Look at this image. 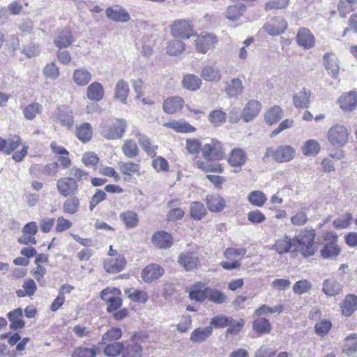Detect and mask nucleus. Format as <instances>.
I'll list each match as a JSON object with an SVG mask.
<instances>
[{
  "mask_svg": "<svg viewBox=\"0 0 357 357\" xmlns=\"http://www.w3.org/2000/svg\"><path fill=\"white\" fill-rule=\"evenodd\" d=\"M29 146L22 144L21 137L17 135L10 136L8 139L0 137V152L4 155H12V159L17 162L24 160L28 153Z\"/></svg>",
  "mask_w": 357,
  "mask_h": 357,
  "instance_id": "obj_1",
  "label": "nucleus"
},
{
  "mask_svg": "<svg viewBox=\"0 0 357 357\" xmlns=\"http://www.w3.org/2000/svg\"><path fill=\"white\" fill-rule=\"evenodd\" d=\"M315 231L313 229H303L294 238V250H297L305 257H310L314 255L317 250V243L314 242Z\"/></svg>",
  "mask_w": 357,
  "mask_h": 357,
  "instance_id": "obj_2",
  "label": "nucleus"
},
{
  "mask_svg": "<svg viewBox=\"0 0 357 357\" xmlns=\"http://www.w3.org/2000/svg\"><path fill=\"white\" fill-rule=\"evenodd\" d=\"M296 149L290 145H280L275 149L269 147L266 149L264 156L271 157L278 162H288L296 156Z\"/></svg>",
  "mask_w": 357,
  "mask_h": 357,
  "instance_id": "obj_3",
  "label": "nucleus"
},
{
  "mask_svg": "<svg viewBox=\"0 0 357 357\" xmlns=\"http://www.w3.org/2000/svg\"><path fill=\"white\" fill-rule=\"evenodd\" d=\"M349 131L341 124L337 123L331 126L327 132V139L334 146L342 147L348 142Z\"/></svg>",
  "mask_w": 357,
  "mask_h": 357,
  "instance_id": "obj_4",
  "label": "nucleus"
},
{
  "mask_svg": "<svg viewBox=\"0 0 357 357\" xmlns=\"http://www.w3.org/2000/svg\"><path fill=\"white\" fill-rule=\"evenodd\" d=\"M126 128L127 123L125 119H116L112 125H101L100 133L107 139H117L122 137Z\"/></svg>",
  "mask_w": 357,
  "mask_h": 357,
  "instance_id": "obj_5",
  "label": "nucleus"
},
{
  "mask_svg": "<svg viewBox=\"0 0 357 357\" xmlns=\"http://www.w3.org/2000/svg\"><path fill=\"white\" fill-rule=\"evenodd\" d=\"M337 236L333 232H328L324 238V246L321 250V256L324 259L336 257L340 253L337 243Z\"/></svg>",
  "mask_w": 357,
  "mask_h": 357,
  "instance_id": "obj_6",
  "label": "nucleus"
},
{
  "mask_svg": "<svg viewBox=\"0 0 357 357\" xmlns=\"http://www.w3.org/2000/svg\"><path fill=\"white\" fill-rule=\"evenodd\" d=\"M202 153L205 159L209 160H221L224 156L221 142L214 139L203 146Z\"/></svg>",
  "mask_w": 357,
  "mask_h": 357,
  "instance_id": "obj_7",
  "label": "nucleus"
},
{
  "mask_svg": "<svg viewBox=\"0 0 357 357\" xmlns=\"http://www.w3.org/2000/svg\"><path fill=\"white\" fill-rule=\"evenodd\" d=\"M56 189L59 193L65 197L73 196L78 191V184L68 177H63L57 181Z\"/></svg>",
  "mask_w": 357,
  "mask_h": 357,
  "instance_id": "obj_8",
  "label": "nucleus"
},
{
  "mask_svg": "<svg viewBox=\"0 0 357 357\" xmlns=\"http://www.w3.org/2000/svg\"><path fill=\"white\" fill-rule=\"evenodd\" d=\"M217 42L216 37L212 33L202 34L195 40L197 51L202 54L213 48Z\"/></svg>",
  "mask_w": 357,
  "mask_h": 357,
  "instance_id": "obj_9",
  "label": "nucleus"
},
{
  "mask_svg": "<svg viewBox=\"0 0 357 357\" xmlns=\"http://www.w3.org/2000/svg\"><path fill=\"white\" fill-rule=\"evenodd\" d=\"M261 109V104L260 102L257 100H250L244 107L241 113V118L246 123L252 121L258 116Z\"/></svg>",
  "mask_w": 357,
  "mask_h": 357,
  "instance_id": "obj_10",
  "label": "nucleus"
},
{
  "mask_svg": "<svg viewBox=\"0 0 357 357\" xmlns=\"http://www.w3.org/2000/svg\"><path fill=\"white\" fill-rule=\"evenodd\" d=\"M126 261L123 255H119L116 257L106 259L104 261V268L108 273H119L123 270Z\"/></svg>",
  "mask_w": 357,
  "mask_h": 357,
  "instance_id": "obj_11",
  "label": "nucleus"
},
{
  "mask_svg": "<svg viewBox=\"0 0 357 357\" xmlns=\"http://www.w3.org/2000/svg\"><path fill=\"white\" fill-rule=\"evenodd\" d=\"M343 285L333 278L326 279L322 283V291L328 296L335 297L340 294Z\"/></svg>",
  "mask_w": 357,
  "mask_h": 357,
  "instance_id": "obj_12",
  "label": "nucleus"
},
{
  "mask_svg": "<svg viewBox=\"0 0 357 357\" xmlns=\"http://www.w3.org/2000/svg\"><path fill=\"white\" fill-rule=\"evenodd\" d=\"M105 14L109 20L118 22H127L130 19L128 13L119 6L107 8Z\"/></svg>",
  "mask_w": 357,
  "mask_h": 357,
  "instance_id": "obj_13",
  "label": "nucleus"
},
{
  "mask_svg": "<svg viewBox=\"0 0 357 357\" xmlns=\"http://www.w3.org/2000/svg\"><path fill=\"white\" fill-rule=\"evenodd\" d=\"M178 262L186 271H192L197 268L199 259L197 255L194 252H184L179 255Z\"/></svg>",
  "mask_w": 357,
  "mask_h": 357,
  "instance_id": "obj_14",
  "label": "nucleus"
},
{
  "mask_svg": "<svg viewBox=\"0 0 357 357\" xmlns=\"http://www.w3.org/2000/svg\"><path fill=\"white\" fill-rule=\"evenodd\" d=\"M171 33L175 38L188 39L195 35V31L190 24H172Z\"/></svg>",
  "mask_w": 357,
  "mask_h": 357,
  "instance_id": "obj_15",
  "label": "nucleus"
},
{
  "mask_svg": "<svg viewBox=\"0 0 357 357\" xmlns=\"http://www.w3.org/2000/svg\"><path fill=\"white\" fill-rule=\"evenodd\" d=\"M105 95L104 88L100 82H93L86 89V98L93 102L101 101Z\"/></svg>",
  "mask_w": 357,
  "mask_h": 357,
  "instance_id": "obj_16",
  "label": "nucleus"
},
{
  "mask_svg": "<svg viewBox=\"0 0 357 357\" xmlns=\"http://www.w3.org/2000/svg\"><path fill=\"white\" fill-rule=\"evenodd\" d=\"M324 63L328 73L333 77H337L340 71V63L335 54L326 53L323 57Z\"/></svg>",
  "mask_w": 357,
  "mask_h": 357,
  "instance_id": "obj_17",
  "label": "nucleus"
},
{
  "mask_svg": "<svg viewBox=\"0 0 357 357\" xmlns=\"http://www.w3.org/2000/svg\"><path fill=\"white\" fill-rule=\"evenodd\" d=\"M338 102L342 110L351 112L357 106V93L350 91L348 93L343 94L340 97Z\"/></svg>",
  "mask_w": 357,
  "mask_h": 357,
  "instance_id": "obj_18",
  "label": "nucleus"
},
{
  "mask_svg": "<svg viewBox=\"0 0 357 357\" xmlns=\"http://www.w3.org/2000/svg\"><path fill=\"white\" fill-rule=\"evenodd\" d=\"M153 243L160 249L169 248L173 244L172 236L166 231L155 232L151 238Z\"/></svg>",
  "mask_w": 357,
  "mask_h": 357,
  "instance_id": "obj_19",
  "label": "nucleus"
},
{
  "mask_svg": "<svg viewBox=\"0 0 357 357\" xmlns=\"http://www.w3.org/2000/svg\"><path fill=\"white\" fill-rule=\"evenodd\" d=\"M164 273V269L157 264L148 265L142 272V277L144 282H151L160 278Z\"/></svg>",
  "mask_w": 357,
  "mask_h": 357,
  "instance_id": "obj_20",
  "label": "nucleus"
},
{
  "mask_svg": "<svg viewBox=\"0 0 357 357\" xmlns=\"http://www.w3.org/2000/svg\"><path fill=\"white\" fill-rule=\"evenodd\" d=\"M200 76L206 81L218 82L221 79L222 74L219 68L215 66L207 65L202 69Z\"/></svg>",
  "mask_w": 357,
  "mask_h": 357,
  "instance_id": "obj_21",
  "label": "nucleus"
},
{
  "mask_svg": "<svg viewBox=\"0 0 357 357\" xmlns=\"http://www.w3.org/2000/svg\"><path fill=\"white\" fill-rule=\"evenodd\" d=\"M340 307L344 316L350 317L357 310V296L354 294L347 295Z\"/></svg>",
  "mask_w": 357,
  "mask_h": 357,
  "instance_id": "obj_22",
  "label": "nucleus"
},
{
  "mask_svg": "<svg viewBox=\"0 0 357 357\" xmlns=\"http://www.w3.org/2000/svg\"><path fill=\"white\" fill-rule=\"evenodd\" d=\"M212 326L199 327L192 331L190 340L194 343L204 342L212 335Z\"/></svg>",
  "mask_w": 357,
  "mask_h": 357,
  "instance_id": "obj_23",
  "label": "nucleus"
},
{
  "mask_svg": "<svg viewBox=\"0 0 357 357\" xmlns=\"http://www.w3.org/2000/svg\"><path fill=\"white\" fill-rule=\"evenodd\" d=\"M73 43V36L68 29L58 30L54 39L55 45L61 49L70 46Z\"/></svg>",
  "mask_w": 357,
  "mask_h": 357,
  "instance_id": "obj_24",
  "label": "nucleus"
},
{
  "mask_svg": "<svg viewBox=\"0 0 357 357\" xmlns=\"http://www.w3.org/2000/svg\"><path fill=\"white\" fill-rule=\"evenodd\" d=\"M184 100L178 96L167 98L163 103V110L167 114H174L178 112L183 106Z\"/></svg>",
  "mask_w": 357,
  "mask_h": 357,
  "instance_id": "obj_25",
  "label": "nucleus"
},
{
  "mask_svg": "<svg viewBox=\"0 0 357 357\" xmlns=\"http://www.w3.org/2000/svg\"><path fill=\"white\" fill-rule=\"evenodd\" d=\"M294 241V238L292 239L285 236L284 238H280L275 241L273 249L279 254L291 252V250H294V246L296 245Z\"/></svg>",
  "mask_w": 357,
  "mask_h": 357,
  "instance_id": "obj_26",
  "label": "nucleus"
},
{
  "mask_svg": "<svg viewBox=\"0 0 357 357\" xmlns=\"http://www.w3.org/2000/svg\"><path fill=\"white\" fill-rule=\"evenodd\" d=\"M91 79V73L86 68H77L73 74V82L79 86H86Z\"/></svg>",
  "mask_w": 357,
  "mask_h": 357,
  "instance_id": "obj_27",
  "label": "nucleus"
},
{
  "mask_svg": "<svg viewBox=\"0 0 357 357\" xmlns=\"http://www.w3.org/2000/svg\"><path fill=\"white\" fill-rule=\"evenodd\" d=\"M205 200L208 210L211 212H220L225 206V199L219 195H208Z\"/></svg>",
  "mask_w": 357,
  "mask_h": 357,
  "instance_id": "obj_28",
  "label": "nucleus"
},
{
  "mask_svg": "<svg viewBox=\"0 0 357 357\" xmlns=\"http://www.w3.org/2000/svg\"><path fill=\"white\" fill-rule=\"evenodd\" d=\"M297 42L305 49H310L314 45V38L309 29H301L297 33Z\"/></svg>",
  "mask_w": 357,
  "mask_h": 357,
  "instance_id": "obj_29",
  "label": "nucleus"
},
{
  "mask_svg": "<svg viewBox=\"0 0 357 357\" xmlns=\"http://www.w3.org/2000/svg\"><path fill=\"white\" fill-rule=\"evenodd\" d=\"M311 92L305 88H303L293 97L294 105L296 108H307L310 105Z\"/></svg>",
  "mask_w": 357,
  "mask_h": 357,
  "instance_id": "obj_30",
  "label": "nucleus"
},
{
  "mask_svg": "<svg viewBox=\"0 0 357 357\" xmlns=\"http://www.w3.org/2000/svg\"><path fill=\"white\" fill-rule=\"evenodd\" d=\"M128 93L129 86L127 82L123 79L119 80L115 86L114 98L119 100L123 104H126Z\"/></svg>",
  "mask_w": 357,
  "mask_h": 357,
  "instance_id": "obj_31",
  "label": "nucleus"
},
{
  "mask_svg": "<svg viewBox=\"0 0 357 357\" xmlns=\"http://www.w3.org/2000/svg\"><path fill=\"white\" fill-rule=\"evenodd\" d=\"M181 84L182 86L187 90L196 91L200 88L202 80L197 75L188 74L183 76Z\"/></svg>",
  "mask_w": 357,
  "mask_h": 357,
  "instance_id": "obj_32",
  "label": "nucleus"
},
{
  "mask_svg": "<svg viewBox=\"0 0 357 357\" xmlns=\"http://www.w3.org/2000/svg\"><path fill=\"white\" fill-rule=\"evenodd\" d=\"M283 116V110L279 106H274L268 109L264 114V121L272 126L278 123Z\"/></svg>",
  "mask_w": 357,
  "mask_h": 357,
  "instance_id": "obj_33",
  "label": "nucleus"
},
{
  "mask_svg": "<svg viewBox=\"0 0 357 357\" xmlns=\"http://www.w3.org/2000/svg\"><path fill=\"white\" fill-rule=\"evenodd\" d=\"M37 290V286L33 280L27 278L24 280L22 289H17L16 294L18 297L28 296L31 298Z\"/></svg>",
  "mask_w": 357,
  "mask_h": 357,
  "instance_id": "obj_34",
  "label": "nucleus"
},
{
  "mask_svg": "<svg viewBox=\"0 0 357 357\" xmlns=\"http://www.w3.org/2000/svg\"><path fill=\"white\" fill-rule=\"evenodd\" d=\"M143 349L137 343L131 342L123 344L122 357H142Z\"/></svg>",
  "mask_w": 357,
  "mask_h": 357,
  "instance_id": "obj_35",
  "label": "nucleus"
},
{
  "mask_svg": "<svg viewBox=\"0 0 357 357\" xmlns=\"http://www.w3.org/2000/svg\"><path fill=\"white\" fill-rule=\"evenodd\" d=\"M119 218L127 229L135 228L139 223L138 215L132 211H126L121 213Z\"/></svg>",
  "mask_w": 357,
  "mask_h": 357,
  "instance_id": "obj_36",
  "label": "nucleus"
},
{
  "mask_svg": "<svg viewBox=\"0 0 357 357\" xmlns=\"http://www.w3.org/2000/svg\"><path fill=\"white\" fill-rule=\"evenodd\" d=\"M165 126L172 128L177 132L188 133L195 131V128L184 120L173 121L166 123Z\"/></svg>",
  "mask_w": 357,
  "mask_h": 357,
  "instance_id": "obj_37",
  "label": "nucleus"
},
{
  "mask_svg": "<svg viewBox=\"0 0 357 357\" xmlns=\"http://www.w3.org/2000/svg\"><path fill=\"white\" fill-rule=\"evenodd\" d=\"M119 170L121 173L124 176H132L136 174L139 176L140 174V165L138 163L133 162H119L118 163Z\"/></svg>",
  "mask_w": 357,
  "mask_h": 357,
  "instance_id": "obj_38",
  "label": "nucleus"
},
{
  "mask_svg": "<svg viewBox=\"0 0 357 357\" xmlns=\"http://www.w3.org/2000/svg\"><path fill=\"white\" fill-rule=\"evenodd\" d=\"M138 143L147 155L154 157L156 155L158 146L152 144L151 139L146 135L137 134Z\"/></svg>",
  "mask_w": 357,
  "mask_h": 357,
  "instance_id": "obj_39",
  "label": "nucleus"
},
{
  "mask_svg": "<svg viewBox=\"0 0 357 357\" xmlns=\"http://www.w3.org/2000/svg\"><path fill=\"white\" fill-rule=\"evenodd\" d=\"M246 5L242 3H238L234 6H230L226 10V17L231 21H236L243 15L246 9Z\"/></svg>",
  "mask_w": 357,
  "mask_h": 357,
  "instance_id": "obj_40",
  "label": "nucleus"
},
{
  "mask_svg": "<svg viewBox=\"0 0 357 357\" xmlns=\"http://www.w3.org/2000/svg\"><path fill=\"white\" fill-rule=\"evenodd\" d=\"M246 161L245 153L241 149H234L230 153L228 162L232 167H241Z\"/></svg>",
  "mask_w": 357,
  "mask_h": 357,
  "instance_id": "obj_41",
  "label": "nucleus"
},
{
  "mask_svg": "<svg viewBox=\"0 0 357 357\" xmlns=\"http://www.w3.org/2000/svg\"><path fill=\"white\" fill-rule=\"evenodd\" d=\"M243 91L242 81L239 78L232 79L225 89L226 93L230 98L237 97L241 95Z\"/></svg>",
  "mask_w": 357,
  "mask_h": 357,
  "instance_id": "obj_42",
  "label": "nucleus"
},
{
  "mask_svg": "<svg viewBox=\"0 0 357 357\" xmlns=\"http://www.w3.org/2000/svg\"><path fill=\"white\" fill-rule=\"evenodd\" d=\"M8 318L10 322V327L11 329L17 330L24 327V322L22 319V310L20 308L15 309L9 312L8 314Z\"/></svg>",
  "mask_w": 357,
  "mask_h": 357,
  "instance_id": "obj_43",
  "label": "nucleus"
},
{
  "mask_svg": "<svg viewBox=\"0 0 357 357\" xmlns=\"http://www.w3.org/2000/svg\"><path fill=\"white\" fill-rule=\"evenodd\" d=\"M92 133V127L89 123H84L76 128L75 135L82 142H89L91 139Z\"/></svg>",
  "mask_w": 357,
  "mask_h": 357,
  "instance_id": "obj_44",
  "label": "nucleus"
},
{
  "mask_svg": "<svg viewBox=\"0 0 357 357\" xmlns=\"http://www.w3.org/2000/svg\"><path fill=\"white\" fill-rule=\"evenodd\" d=\"M320 150L319 143L314 139L306 141L301 147L302 153L305 156H314L319 153Z\"/></svg>",
  "mask_w": 357,
  "mask_h": 357,
  "instance_id": "obj_45",
  "label": "nucleus"
},
{
  "mask_svg": "<svg viewBox=\"0 0 357 357\" xmlns=\"http://www.w3.org/2000/svg\"><path fill=\"white\" fill-rule=\"evenodd\" d=\"M121 149L123 154L130 159L136 158L139 153V149L137 144L132 139H126Z\"/></svg>",
  "mask_w": 357,
  "mask_h": 357,
  "instance_id": "obj_46",
  "label": "nucleus"
},
{
  "mask_svg": "<svg viewBox=\"0 0 357 357\" xmlns=\"http://www.w3.org/2000/svg\"><path fill=\"white\" fill-rule=\"evenodd\" d=\"M206 298L216 304H222L226 302L227 298L225 293L216 289L206 288Z\"/></svg>",
  "mask_w": 357,
  "mask_h": 357,
  "instance_id": "obj_47",
  "label": "nucleus"
},
{
  "mask_svg": "<svg viewBox=\"0 0 357 357\" xmlns=\"http://www.w3.org/2000/svg\"><path fill=\"white\" fill-rule=\"evenodd\" d=\"M190 213L192 219L200 220L205 216L206 210L202 203L194 202L190 205Z\"/></svg>",
  "mask_w": 357,
  "mask_h": 357,
  "instance_id": "obj_48",
  "label": "nucleus"
},
{
  "mask_svg": "<svg viewBox=\"0 0 357 357\" xmlns=\"http://www.w3.org/2000/svg\"><path fill=\"white\" fill-rule=\"evenodd\" d=\"M357 351V333H352L344 340V349L343 352L349 356Z\"/></svg>",
  "mask_w": 357,
  "mask_h": 357,
  "instance_id": "obj_49",
  "label": "nucleus"
},
{
  "mask_svg": "<svg viewBox=\"0 0 357 357\" xmlns=\"http://www.w3.org/2000/svg\"><path fill=\"white\" fill-rule=\"evenodd\" d=\"M79 207V199L75 196H71L63 204V211L65 213L73 215L76 213Z\"/></svg>",
  "mask_w": 357,
  "mask_h": 357,
  "instance_id": "obj_50",
  "label": "nucleus"
},
{
  "mask_svg": "<svg viewBox=\"0 0 357 357\" xmlns=\"http://www.w3.org/2000/svg\"><path fill=\"white\" fill-rule=\"evenodd\" d=\"M248 200L252 205L261 207L266 203L267 198L263 192L255 190L248 194Z\"/></svg>",
  "mask_w": 357,
  "mask_h": 357,
  "instance_id": "obj_51",
  "label": "nucleus"
},
{
  "mask_svg": "<svg viewBox=\"0 0 357 357\" xmlns=\"http://www.w3.org/2000/svg\"><path fill=\"white\" fill-rule=\"evenodd\" d=\"M185 49V45L176 40H173L169 42L167 47V54L170 56H178L182 54Z\"/></svg>",
  "mask_w": 357,
  "mask_h": 357,
  "instance_id": "obj_52",
  "label": "nucleus"
},
{
  "mask_svg": "<svg viewBox=\"0 0 357 357\" xmlns=\"http://www.w3.org/2000/svg\"><path fill=\"white\" fill-rule=\"evenodd\" d=\"M43 73L45 78L55 79L60 75L59 68L55 62H50L44 67Z\"/></svg>",
  "mask_w": 357,
  "mask_h": 357,
  "instance_id": "obj_53",
  "label": "nucleus"
},
{
  "mask_svg": "<svg viewBox=\"0 0 357 357\" xmlns=\"http://www.w3.org/2000/svg\"><path fill=\"white\" fill-rule=\"evenodd\" d=\"M122 336V331L120 328L112 327L108 330L102 337V342L106 344L109 342L116 341Z\"/></svg>",
  "mask_w": 357,
  "mask_h": 357,
  "instance_id": "obj_54",
  "label": "nucleus"
},
{
  "mask_svg": "<svg viewBox=\"0 0 357 357\" xmlns=\"http://www.w3.org/2000/svg\"><path fill=\"white\" fill-rule=\"evenodd\" d=\"M89 173L86 171L78 168L75 166L71 167L69 170L68 178L74 180L77 184L79 182H82L83 180L87 179Z\"/></svg>",
  "mask_w": 357,
  "mask_h": 357,
  "instance_id": "obj_55",
  "label": "nucleus"
},
{
  "mask_svg": "<svg viewBox=\"0 0 357 357\" xmlns=\"http://www.w3.org/2000/svg\"><path fill=\"white\" fill-rule=\"evenodd\" d=\"M71 357H96V348H89L84 346L78 347L74 349Z\"/></svg>",
  "mask_w": 357,
  "mask_h": 357,
  "instance_id": "obj_56",
  "label": "nucleus"
},
{
  "mask_svg": "<svg viewBox=\"0 0 357 357\" xmlns=\"http://www.w3.org/2000/svg\"><path fill=\"white\" fill-rule=\"evenodd\" d=\"M253 329L259 333H269L271 329L269 321L266 318H259L253 322Z\"/></svg>",
  "mask_w": 357,
  "mask_h": 357,
  "instance_id": "obj_57",
  "label": "nucleus"
},
{
  "mask_svg": "<svg viewBox=\"0 0 357 357\" xmlns=\"http://www.w3.org/2000/svg\"><path fill=\"white\" fill-rule=\"evenodd\" d=\"M263 29L270 36H275L283 33L287 26L284 24H265Z\"/></svg>",
  "mask_w": 357,
  "mask_h": 357,
  "instance_id": "obj_58",
  "label": "nucleus"
},
{
  "mask_svg": "<svg viewBox=\"0 0 357 357\" xmlns=\"http://www.w3.org/2000/svg\"><path fill=\"white\" fill-rule=\"evenodd\" d=\"M208 118L214 126H220L226 121V114L221 110H214L209 114Z\"/></svg>",
  "mask_w": 357,
  "mask_h": 357,
  "instance_id": "obj_59",
  "label": "nucleus"
},
{
  "mask_svg": "<svg viewBox=\"0 0 357 357\" xmlns=\"http://www.w3.org/2000/svg\"><path fill=\"white\" fill-rule=\"evenodd\" d=\"M42 109V106L38 102H33L28 105L24 109V115L26 119L32 120L36 116V114H39Z\"/></svg>",
  "mask_w": 357,
  "mask_h": 357,
  "instance_id": "obj_60",
  "label": "nucleus"
},
{
  "mask_svg": "<svg viewBox=\"0 0 357 357\" xmlns=\"http://www.w3.org/2000/svg\"><path fill=\"white\" fill-rule=\"evenodd\" d=\"M123 349V343L115 342L112 344H107L104 349V354L107 356L114 357L119 354H121Z\"/></svg>",
  "mask_w": 357,
  "mask_h": 357,
  "instance_id": "obj_61",
  "label": "nucleus"
},
{
  "mask_svg": "<svg viewBox=\"0 0 357 357\" xmlns=\"http://www.w3.org/2000/svg\"><path fill=\"white\" fill-rule=\"evenodd\" d=\"M307 210V209L306 208H301L294 215H293L291 218V223L297 226L305 225L308 220Z\"/></svg>",
  "mask_w": 357,
  "mask_h": 357,
  "instance_id": "obj_62",
  "label": "nucleus"
},
{
  "mask_svg": "<svg viewBox=\"0 0 357 357\" xmlns=\"http://www.w3.org/2000/svg\"><path fill=\"white\" fill-rule=\"evenodd\" d=\"M311 289H312V284L307 280H301L296 282L293 287L294 292L298 295L307 293Z\"/></svg>",
  "mask_w": 357,
  "mask_h": 357,
  "instance_id": "obj_63",
  "label": "nucleus"
},
{
  "mask_svg": "<svg viewBox=\"0 0 357 357\" xmlns=\"http://www.w3.org/2000/svg\"><path fill=\"white\" fill-rule=\"evenodd\" d=\"M352 220V216L350 213H345L342 216L336 218L333 221V226L335 228L340 229H345L349 227Z\"/></svg>",
  "mask_w": 357,
  "mask_h": 357,
  "instance_id": "obj_64",
  "label": "nucleus"
}]
</instances>
